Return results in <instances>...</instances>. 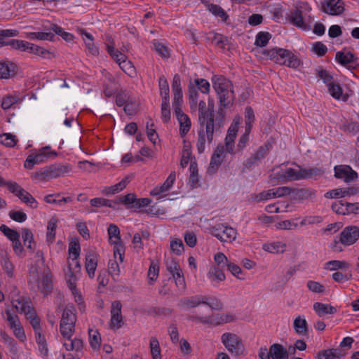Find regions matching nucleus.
Here are the masks:
<instances>
[{
    "instance_id": "4468645a",
    "label": "nucleus",
    "mask_w": 359,
    "mask_h": 359,
    "mask_svg": "<svg viewBox=\"0 0 359 359\" xmlns=\"http://www.w3.org/2000/svg\"><path fill=\"white\" fill-rule=\"evenodd\" d=\"M49 149V147H45L40 149L39 153L29 155L25 161V168L29 170L32 169L35 165L43 163L51 155L56 156L55 152H47L46 150Z\"/></svg>"
},
{
    "instance_id": "7c9ffc66",
    "label": "nucleus",
    "mask_w": 359,
    "mask_h": 359,
    "mask_svg": "<svg viewBox=\"0 0 359 359\" xmlns=\"http://www.w3.org/2000/svg\"><path fill=\"white\" fill-rule=\"evenodd\" d=\"M15 69L16 66L13 62H0V79H7L13 76L16 73Z\"/></svg>"
},
{
    "instance_id": "f03ea898",
    "label": "nucleus",
    "mask_w": 359,
    "mask_h": 359,
    "mask_svg": "<svg viewBox=\"0 0 359 359\" xmlns=\"http://www.w3.org/2000/svg\"><path fill=\"white\" fill-rule=\"evenodd\" d=\"M212 81L213 88L217 95L219 102L217 116L220 109L225 116L224 109L231 107L235 99L233 84L230 80L222 76H214Z\"/></svg>"
},
{
    "instance_id": "4c0bfd02",
    "label": "nucleus",
    "mask_w": 359,
    "mask_h": 359,
    "mask_svg": "<svg viewBox=\"0 0 359 359\" xmlns=\"http://www.w3.org/2000/svg\"><path fill=\"white\" fill-rule=\"evenodd\" d=\"M313 309L320 317L325 314H334L337 312L334 306L320 302H316L313 304Z\"/></svg>"
},
{
    "instance_id": "2f4dec72",
    "label": "nucleus",
    "mask_w": 359,
    "mask_h": 359,
    "mask_svg": "<svg viewBox=\"0 0 359 359\" xmlns=\"http://www.w3.org/2000/svg\"><path fill=\"white\" fill-rule=\"evenodd\" d=\"M79 278V271H67L65 273V279L67 285L72 293L75 297L78 294V290L76 289V281Z\"/></svg>"
},
{
    "instance_id": "5fc2aeb1",
    "label": "nucleus",
    "mask_w": 359,
    "mask_h": 359,
    "mask_svg": "<svg viewBox=\"0 0 359 359\" xmlns=\"http://www.w3.org/2000/svg\"><path fill=\"white\" fill-rule=\"evenodd\" d=\"M196 86H194L191 81L189 84V99L191 107H196L197 105L198 93Z\"/></svg>"
},
{
    "instance_id": "338daca9",
    "label": "nucleus",
    "mask_w": 359,
    "mask_h": 359,
    "mask_svg": "<svg viewBox=\"0 0 359 359\" xmlns=\"http://www.w3.org/2000/svg\"><path fill=\"white\" fill-rule=\"evenodd\" d=\"M330 94L335 99H340L342 95V89L339 84L332 81L327 85Z\"/></svg>"
},
{
    "instance_id": "6e6d98bb",
    "label": "nucleus",
    "mask_w": 359,
    "mask_h": 359,
    "mask_svg": "<svg viewBox=\"0 0 359 359\" xmlns=\"http://www.w3.org/2000/svg\"><path fill=\"white\" fill-rule=\"evenodd\" d=\"M255 119V117L252 108L251 107H247L245 109V129H247L248 131L251 130Z\"/></svg>"
},
{
    "instance_id": "20e7f679",
    "label": "nucleus",
    "mask_w": 359,
    "mask_h": 359,
    "mask_svg": "<svg viewBox=\"0 0 359 359\" xmlns=\"http://www.w3.org/2000/svg\"><path fill=\"white\" fill-rule=\"evenodd\" d=\"M52 279L53 275L50 271H29L28 282L31 285H35L44 296H47L53 291Z\"/></svg>"
},
{
    "instance_id": "49530a36",
    "label": "nucleus",
    "mask_w": 359,
    "mask_h": 359,
    "mask_svg": "<svg viewBox=\"0 0 359 359\" xmlns=\"http://www.w3.org/2000/svg\"><path fill=\"white\" fill-rule=\"evenodd\" d=\"M97 266V256L93 250H89L86 255L85 269H96Z\"/></svg>"
},
{
    "instance_id": "a18cd8bd",
    "label": "nucleus",
    "mask_w": 359,
    "mask_h": 359,
    "mask_svg": "<svg viewBox=\"0 0 359 359\" xmlns=\"http://www.w3.org/2000/svg\"><path fill=\"white\" fill-rule=\"evenodd\" d=\"M206 6L208 10L214 15L221 18L223 21H226L228 15L220 6L213 4H207Z\"/></svg>"
},
{
    "instance_id": "8fccbe9b",
    "label": "nucleus",
    "mask_w": 359,
    "mask_h": 359,
    "mask_svg": "<svg viewBox=\"0 0 359 359\" xmlns=\"http://www.w3.org/2000/svg\"><path fill=\"white\" fill-rule=\"evenodd\" d=\"M120 68L130 77H135L136 75V69L132 62L127 59L119 62Z\"/></svg>"
},
{
    "instance_id": "a211bd4d",
    "label": "nucleus",
    "mask_w": 359,
    "mask_h": 359,
    "mask_svg": "<svg viewBox=\"0 0 359 359\" xmlns=\"http://www.w3.org/2000/svg\"><path fill=\"white\" fill-rule=\"evenodd\" d=\"M269 149L266 147H259L255 152L243 163L244 168L250 170L264 159L268 154Z\"/></svg>"
},
{
    "instance_id": "c03bdc74",
    "label": "nucleus",
    "mask_w": 359,
    "mask_h": 359,
    "mask_svg": "<svg viewBox=\"0 0 359 359\" xmlns=\"http://www.w3.org/2000/svg\"><path fill=\"white\" fill-rule=\"evenodd\" d=\"M332 209L334 212L339 215H348L349 214V203L344 202L342 200L337 201L332 205Z\"/></svg>"
},
{
    "instance_id": "dca6fc26",
    "label": "nucleus",
    "mask_w": 359,
    "mask_h": 359,
    "mask_svg": "<svg viewBox=\"0 0 359 359\" xmlns=\"http://www.w3.org/2000/svg\"><path fill=\"white\" fill-rule=\"evenodd\" d=\"M334 177L343 180L345 182H351L358 178L357 172L349 165H339L334 168Z\"/></svg>"
},
{
    "instance_id": "cd10ccee",
    "label": "nucleus",
    "mask_w": 359,
    "mask_h": 359,
    "mask_svg": "<svg viewBox=\"0 0 359 359\" xmlns=\"http://www.w3.org/2000/svg\"><path fill=\"white\" fill-rule=\"evenodd\" d=\"M180 124V133L182 137L187 134L191 128V121L189 116L184 112L177 111L175 113Z\"/></svg>"
},
{
    "instance_id": "de8ad7c7",
    "label": "nucleus",
    "mask_w": 359,
    "mask_h": 359,
    "mask_svg": "<svg viewBox=\"0 0 359 359\" xmlns=\"http://www.w3.org/2000/svg\"><path fill=\"white\" fill-rule=\"evenodd\" d=\"M206 277L207 280L212 283H218L226 278L223 271H208Z\"/></svg>"
},
{
    "instance_id": "052dcab7",
    "label": "nucleus",
    "mask_w": 359,
    "mask_h": 359,
    "mask_svg": "<svg viewBox=\"0 0 359 359\" xmlns=\"http://www.w3.org/2000/svg\"><path fill=\"white\" fill-rule=\"evenodd\" d=\"M350 265L344 261L332 260L326 263L325 269H343L349 268Z\"/></svg>"
},
{
    "instance_id": "680f3d73",
    "label": "nucleus",
    "mask_w": 359,
    "mask_h": 359,
    "mask_svg": "<svg viewBox=\"0 0 359 359\" xmlns=\"http://www.w3.org/2000/svg\"><path fill=\"white\" fill-rule=\"evenodd\" d=\"M0 231L11 241L20 238V233L5 224H2L0 226Z\"/></svg>"
},
{
    "instance_id": "9d476101",
    "label": "nucleus",
    "mask_w": 359,
    "mask_h": 359,
    "mask_svg": "<svg viewBox=\"0 0 359 359\" xmlns=\"http://www.w3.org/2000/svg\"><path fill=\"white\" fill-rule=\"evenodd\" d=\"M275 169L272 170L273 173L270 175V181L271 183H283L288 181L300 180V169L295 170L292 168L281 170L274 172Z\"/></svg>"
},
{
    "instance_id": "bb28decb",
    "label": "nucleus",
    "mask_w": 359,
    "mask_h": 359,
    "mask_svg": "<svg viewBox=\"0 0 359 359\" xmlns=\"http://www.w3.org/2000/svg\"><path fill=\"white\" fill-rule=\"evenodd\" d=\"M204 297L202 295H195L189 297H184L180 299L179 306L185 309L195 308L204 304Z\"/></svg>"
},
{
    "instance_id": "412c9836",
    "label": "nucleus",
    "mask_w": 359,
    "mask_h": 359,
    "mask_svg": "<svg viewBox=\"0 0 359 359\" xmlns=\"http://www.w3.org/2000/svg\"><path fill=\"white\" fill-rule=\"evenodd\" d=\"M81 247L79 242H71L69 246V269L72 268H80L81 264L78 261L80 255Z\"/></svg>"
},
{
    "instance_id": "72a5a7b5",
    "label": "nucleus",
    "mask_w": 359,
    "mask_h": 359,
    "mask_svg": "<svg viewBox=\"0 0 359 359\" xmlns=\"http://www.w3.org/2000/svg\"><path fill=\"white\" fill-rule=\"evenodd\" d=\"M238 131V126L236 125H231L227 132L226 137L225 138V144L226 148V151L230 154L233 153V147H234V139L236 137V133Z\"/></svg>"
},
{
    "instance_id": "09e8293b",
    "label": "nucleus",
    "mask_w": 359,
    "mask_h": 359,
    "mask_svg": "<svg viewBox=\"0 0 359 359\" xmlns=\"http://www.w3.org/2000/svg\"><path fill=\"white\" fill-rule=\"evenodd\" d=\"M316 196V191L311 189H299L295 191V198L299 200L312 199Z\"/></svg>"
},
{
    "instance_id": "e2e57ef3",
    "label": "nucleus",
    "mask_w": 359,
    "mask_h": 359,
    "mask_svg": "<svg viewBox=\"0 0 359 359\" xmlns=\"http://www.w3.org/2000/svg\"><path fill=\"white\" fill-rule=\"evenodd\" d=\"M196 88L203 94H208L210 91V83L204 79H196L192 82Z\"/></svg>"
},
{
    "instance_id": "c9c22d12",
    "label": "nucleus",
    "mask_w": 359,
    "mask_h": 359,
    "mask_svg": "<svg viewBox=\"0 0 359 359\" xmlns=\"http://www.w3.org/2000/svg\"><path fill=\"white\" fill-rule=\"evenodd\" d=\"M287 19L293 25L300 28H306V24L303 20L302 13L300 10L296 9L290 12L288 15Z\"/></svg>"
},
{
    "instance_id": "c85d7f7f",
    "label": "nucleus",
    "mask_w": 359,
    "mask_h": 359,
    "mask_svg": "<svg viewBox=\"0 0 359 359\" xmlns=\"http://www.w3.org/2000/svg\"><path fill=\"white\" fill-rule=\"evenodd\" d=\"M262 249L270 253H283L287 249V244L282 241H274L264 243L262 245Z\"/></svg>"
},
{
    "instance_id": "603ef678",
    "label": "nucleus",
    "mask_w": 359,
    "mask_h": 359,
    "mask_svg": "<svg viewBox=\"0 0 359 359\" xmlns=\"http://www.w3.org/2000/svg\"><path fill=\"white\" fill-rule=\"evenodd\" d=\"M118 201L126 205L127 208H135L137 197L135 194L130 193L127 195L120 196Z\"/></svg>"
},
{
    "instance_id": "bf43d9fd",
    "label": "nucleus",
    "mask_w": 359,
    "mask_h": 359,
    "mask_svg": "<svg viewBox=\"0 0 359 359\" xmlns=\"http://www.w3.org/2000/svg\"><path fill=\"white\" fill-rule=\"evenodd\" d=\"M271 34L266 32H260L257 34L255 44L257 46L264 47L265 46L270 39Z\"/></svg>"
},
{
    "instance_id": "7ed1b4c3",
    "label": "nucleus",
    "mask_w": 359,
    "mask_h": 359,
    "mask_svg": "<svg viewBox=\"0 0 359 359\" xmlns=\"http://www.w3.org/2000/svg\"><path fill=\"white\" fill-rule=\"evenodd\" d=\"M260 57L264 60H271L280 65L297 69L302 65V61L290 50L275 48L270 50H262Z\"/></svg>"
},
{
    "instance_id": "f704fd0d",
    "label": "nucleus",
    "mask_w": 359,
    "mask_h": 359,
    "mask_svg": "<svg viewBox=\"0 0 359 359\" xmlns=\"http://www.w3.org/2000/svg\"><path fill=\"white\" fill-rule=\"evenodd\" d=\"M5 46H9L13 49L22 52H29L31 43L18 39H10L4 43Z\"/></svg>"
},
{
    "instance_id": "a19ab883",
    "label": "nucleus",
    "mask_w": 359,
    "mask_h": 359,
    "mask_svg": "<svg viewBox=\"0 0 359 359\" xmlns=\"http://www.w3.org/2000/svg\"><path fill=\"white\" fill-rule=\"evenodd\" d=\"M89 342L93 350H99L101 346V335L97 330H88Z\"/></svg>"
},
{
    "instance_id": "9b49d317",
    "label": "nucleus",
    "mask_w": 359,
    "mask_h": 359,
    "mask_svg": "<svg viewBox=\"0 0 359 359\" xmlns=\"http://www.w3.org/2000/svg\"><path fill=\"white\" fill-rule=\"evenodd\" d=\"M108 234L110 242L115 245L114 248L115 258L118 255L120 262H123L124 259V249L123 246L121 245L118 227L114 224H111L108 227Z\"/></svg>"
},
{
    "instance_id": "4be33fe9",
    "label": "nucleus",
    "mask_w": 359,
    "mask_h": 359,
    "mask_svg": "<svg viewBox=\"0 0 359 359\" xmlns=\"http://www.w3.org/2000/svg\"><path fill=\"white\" fill-rule=\"evenodd\" d=\"M175 179V172H172L162 184L158 185L151 190L150 194L154 196L164 195V194L169 191L172 187Z\"/></svg>"
},
{
    "instance_id": "0eeeda50",
    "label": "nucleus",
    "mask_w": 359,
    "mask_h": 359,
    "mask_svg": "<svg viewBox=\"0 0 359 359\" xmlns=\"http://www.w3.org/2000/svg\"><path fill=\"white\" fill-rule=\"evenodd\" d=\"M221 341L231 355L237 357L244 355V345L241 339L237 334L225 332L222 335Z\"/></svg>"
},
{
    "instance_id": "69168bd1",
    "label": "nucleus",
    "mask_w": 359,
    "mask_h": 359,
    "mask_svg": "<svg viewBox=\"0 0 359 359\" xmlns=\"http://www.w3.org/2000/svg\"><path fill=\"white\" fill-rule=\"evenodd\" d=\"M147 128V137L149 140L155 144L156 143V141L158 140V135L156 131L154 123H149V121L147 123L146 125Z\"/></svg>"
},
{
    "instance_id": "37998d69",
    "label": "nucleus",
    "mask_w": 359,
    "mask_h": 359,
    "mask_svg": "<svg viewBox=\"0 0 359 359\" xmlns=\"http://www.w3.org/2000/svg\"><path fill=\"white\" fill-rule=\"evenodd\" d=\"M158 87L162 100H170V88L167 79L161 76L158 79Z\"/></svg>"
},
{
    "instance_id": "e433bc0d",
    "label": "nucleus",
    "mask_w": 359,
    "mask_h": 359,
    "mask_svg": "<svg viewBox=\"0 0 359 359\" xmlns=\"http://www.w3.org/2000/svg\"><path fill=\"white\" fill-rule=\"evenodd\" d=\"M293 327L299 335H306L308 333L307 322L304 317L297 316L294 320Z\"/></svg>"
},
{
    "instance_id": "1a4fd4ad",
    "label": "nucleus",
    "mask_w": 359,
    "mask_h": 359,
    "mask_svg": "<svg viewBox=\"0 0 359 359\" xmlns=\"http://www.w3.org/2000/svg\"><path fill=\"white\" fill-rule=\"evenodd\" d=\"M210 233L222 242H232L236 238L237 232L232 227L224 224H217L210 228Z\"/></svg>"
},
{
    "instance_id": "a878e982",
    "label": "nucleus",
    "mask_w": 359,
    "mask_h": 359,
    "mask_svg": "<svg viewBox=\"0 0 359 359\" xmlns=\"http://www.w3.org/2000/svg\"><path fill=\"white\" fill-rule=\"evenodd\" d=\"M297 167L300 169V180H316L317 177L323 175L325 173V169L323 168H303L297 165Z\"/></svg>"
},
{
    "instance_id": "f257e3e1",
    "label": "nucleus",
    "mask_w": 359,
    "mask_h": 359,
    "mask_svg": "<svg viewBox=\"0 0 359 359\" xmlns=\"http://www.w3.org/2000/svg\"><path fill=\"white\" fill-rule=\"evenodd\" d=\"M224 115L220 109L215 117L213 101H209L208 107L203 100L198 103L199 129L196 142V148L199 154L204 152L205 144H211L214 134L219 132Z\"/></svg>"
},
{
    "instance_id": "5701e85b",
    "label": "nucleus",
    "mask_w": 359,
    "mask_h": 359,
    "mask_svg": "<svg viewBox=\"0 0 359 359\" xmlns=\"http://www.w3.org/2000/svg\"><path fill=\"white\" fill-rule=\"evenodd\" d=\"M34 329V331L36 334V340L39 345V349L41 352H44L45 354H47L48 353V348L46 345V341L45 339L44 335L41 334L42 329L40 325V319L34 321L33 323H30Z\"/></svg>"
},
{
    "instance_id": "423d86ee",
    "label": "nucleus",
    "mask_w": 359,
    "mask_h": 359,
    "mask_svg": "<svg viewBox=\"0 0 359 359\" xmlns=\"http://www.w3.org/2000/svg\"><path fill=\"white\" fill-rule=\"evenodd\" d=\"M76 309L74 305L65 306L62 314L60 330L63 337L70 339L75 331L76 322Z\"/></svg>"
},
{
    "instance_id": "6e6552de",
    "label": "nucleus",
    "mask_w": 359,
    "mask_h": 359,
    "mask_svg": "<svg viewBox=\"0 0 359 359\" xmlns=\"http://www.w3.org/2000/svg\"><path fill=\"white\" fill-rule=\"evenodd\" d=\"M359 238V227L357 226H348L345 227L339 234V241H335L333 248L336 251H341L338 244L348 246L354 244Z\"/></svg>"
},
{
    "instance_id": "39448f33",
    "label": "nucleus",
    "mask_w": 359,
    "mask_h": 359,
    "mask_svg": "<svg viewBox=\"0 0 359 359\" xmlns=\"http://www.w3.org/2000/svg\"><path fill=\"white\" fill-rule=\"evenodd\" d=\"M71 171L69 166L62 164H53L41 168L32 174V179L37 182H47L50 180L64 176Z\"/></svg>"
},
{
    "instance_id": "aec40b11",
    "label": "nucleus",
    "mask_w": 359,
    "mask_h": 359,
    "mask_svg": "<svg viewBox=\"0 0 359 359\" xmlns=\"http://www.w3.org/2000/svg\"><path fill=\"white\" fill-rule=\"evenodd\" d=\"M165 279L163 281H174L176 286L180 290H184L186 283L183 271H165Z\"/></svg>"
},
{
    "instance_id": "3c124183",
    "label": "nucleus",
    "mask_w": 359,
    "mask_h": 359,
    "mask_svg": "<svg viewBox=\"0 0 359 359\" xmlns=\"http://www.w3.org/2000/svg\"><path fill=\"white\" fill-rule=\"evenodd\" d=\"M149 347L152 359H161V347L158 339L152 337L150 339Z\"/></svg>"
},
{
    "instance_id": "473e14b6",
    "label": "nucleus",
    "mask_w": 359,
    "mask_h": 359,
    "mask_svg": "<svg viewBox=\"0 0 359 359\" xmlns=\"http://www.w3.org/2000/svg\"><path fill=\"white\" fill-rule=\"evenodd\" d=\"M215 262L219 269H222L226 266H227V269H241L238 265L229 262L227 257L222 252H218L215 255Z\"/></svg>"
},
{
    "instance_id": "f3484780",
    "label": "nucleus",
    "mask_w": 359,
    "mask_h": 359,
    "mask_svg": "<svg viewBox=\"0 0 359 359\" xmlns=\"http://www.w3.org/2000/svg\"><path fill=\"white\" fill-rule=\"evenodd\" d=\"M121 308L122 305L119 301L112 302L110 320V327L111 329H118L122 326Z\"/></svg>"
},
{
    "instance_id": "6ab92c4d",
    "label": "nucleus",
    "mask_w": 359,
    "mask_h": 359,
    "mask_svg": "<svg viewBox=\"0 0 359 359\" xmlns=\"http://www.w3.org/2000/svg\"><path fill=\"white\" fill-rule=\"evenodd\" d=\"M322 11L332 15H338L344 11L342 0H328L322 4Z\"/></svg>"
},
{
    "instance_id": "c756f323",
    "label": "nucleus",
    "mask_w": 359,
    "mask_h": 359,
    "mask_svg": "<svg viewBox=\"0 0 359 359\" xmlns=\"http://www.w3.org/2000/svg\"><path fill=\"white\" fill-rule=\"evenodd\" d=\"M269 351L272 359H288V352L282 344H273L270 346Z\"/></svg>"
},
{
    "instance_id": "f8f14e48",
    "label": "nucleus",
    "mask_w": 359,
    "mask_h": 359,
    "mask_svg": "<svg viewBox=\"0 0 359 359\" xmlns=\"http://www.w3.org/2000/svg\"><path fill=\"white\" fill-rule=\"evenodd\" d=\"M8 190L30 208H36L38 207V202L31 195V194L22 188L16 182L10 183L8 184Z\"/></svg>"
},
{
    "instance_id": "4d7b16f0",
    "label": "nucleus",
    "mask_w": 359,
    "mask_h": 359,
    "mask_svg": "<svg viewBox=\"0 0 359 359\" xmlns=\"http://www.w3.org/2000/svg\"><path fill=\"white\" fill-rule=\"evenodd\" d=\"M21 99L15 95H7L5 96L3 98L2 102H1V107L4 109H8L11 108L15 104H17L18 102H21Z\"/></svg>"
},
{
    "instance_id": "864d4df0",
    "label": "nucleus",
    "mask_w": 359,
    "mask_h": 359,
    "mask_svg": "<svg viewBox=\"0 0 359 359\" xmlns=\"http://www.w3.org/2000/svg\"><path fill=\"white\" fill-rule=\"evenodd\" d=\"M0 142L7 147H13L16 144L18 140L16 136L11 133H4L0 135Z\"/></svg>"
},
{
    "instance_id": "b1692460",
    "label": "nucleus",
    "mask_w": 359,
    "mask_h": 359,
    "mask_svg": "<svg viewBox=\"0 0 359 359\" xmlns=\"http://www.w3.org/2000/svg\"><path fill=\"white\" fill-rule=\"evenodd\" d=\"M188 319L191 321H197L203 324H207L210 325H217L221 323L222 317H219L218 314H213L205 316H198L196 315L189 316Z\"/></svg>"
},
{
    "instance_id": "2eb2a0df",
    "label": "nucleus",
    "mask_w": 359,
    "mask_h": 359,
    "mask_svg": "<svg viewBox=\"0 0 359 359\" xmlns=\"http://www.w3.org/2000/svg\"><path fill=\"white\" fill-rule=\"evenodd\" d=\"M172 89L173 91V102L172 105L174 107L175 113L177 111H182V104L183 103L182 90L181 87L180 76L176 74L173 76L172 82Z\"/></svg>"
},
{
    "instance_id": "774afa93",
    "label": "nucleus",
    "mask_w": 359,
    "mask_h": 359,
    "mask_svg": "<svg viewBox=\"0 0 359 359\" xmlns=\"http://www.w3.org/2000/svg\"><path fill=\"white\" fill-rule=\"evenodd\" d=\"M161 118L165 123L170 119V100H162Z\"/></svg>"
},
{
    "instance_id": "58836bf2",
    "label": "nucleus",
    "mask_w": 359,
    "mask_h": 359,
    "mask_svg": "<svg viewBox=\"0 0 359 359\" xmlns=\"http://www.w3.org/2000/svg\"><path fill=\"white\" fill-rule=\"evenodd\" d=\"M107 50L111 57L119 65L123 60L127 59V56L122 52L119 51L114 46V42L111 41V44H107Z\"/></svg>"
},
{
    "instance_id": "79ce46f5",
    "label": "nucleus",
    "mask_w": 359,
    "mask_h": 359,
    "mask_svg": "<svg viewBox=\"0 0 359 359\" xmlns=\"http://www.w3.org/2000/svg\"><path fill=\"white\" fill-rule=\"evenodd\" d=\"M58 219L53 217L50 218L47 225V233H46V240L49 243H53L55 237V230L57 228Z\"/></svg>"
},
{
    "instance_id": "ea45409f",
    "label": "nucleus",
    "mask_w": 359,
    "mask_h": 359,
    "mask_svg": "<svg viewBox=\"0 0 359 359\" xmlns=\"http://www.w3.org/2000/svg\"><path fill=\"white\" fill-rule=\"evenodd\" d=\"M22 237L24 245L26 246L27 249L30 250L31 252H33L36 247V243L34 241L32 232L29 229L24 228L22 229Z\"/></svg>"
},
{
    "instance_id": "393cba45",
    "label": "nucleus",
    "mask_w": 359,
    "mask_h": 359,
    "mask_svg": "<svg viewBox=\"0 0 359 359\" xmlns=\"http://www.w3.org/2000/svg\"><path fill=\"white\" fill-rule=\"evenodd\" d=\"M335 58L339 63L346 67L349 69L355 68V57L351 52H337L336 53Z\"/></svg>"
},
{
    "instance_id": "ddd939ff",
    "label": "nucleus",
    "mask_w": 359,
    "mask_h": 359,
    "mask_svg": "<svg viewBox=\"0 0 359 359\" xmlns=\"http://www.w3.org/2000/svg\"><path fill=\"white\" fill-rule=\"evenodd\" d=\"M13 306L18 312L24 313L29 323L39 319L34 308L31 306V302L24 297L19 298L13 302Z\"/></svg>"
},
{
    "instance_id": "0e129e2a",
    "label": "nucleus",
    "mask_w": 359,
    "mask_h": 359,
    "mask_svg": "<svg viewBox=\"0 0 359 359\" xmlns=\"http://www.w3.org/2000/svg\"><path fill=\"white\" fill-rule=\"evenodd\" d=\"M204 297V304L205 305L209 306L212 309L220 310L222 309V302L215 297L203 296Z\"/></svg>"
},
{
    "instance_id": "13d9d810",
    "label": "nucleus",
    "mask_w": 359,
    "mask_h": 359,
    "mask_svg": "<svg viewBox=\"0 0 359 359\" xmlns=\"http://www.w3.org/2000/svg\"><path fill=\"white\" fill-rule=\"evenodd\" d=\"M132 100V97L129 92L124 90L118 93L116 96V104L118 107L126 105Z\"/></svg>"
}]
</instances>
